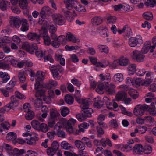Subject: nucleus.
<instances>
[{
  "mask_svg": "<svg viewBox=\"0 0 156 156\" xmlns=\"http://www.w3.org/2000/svg\"><path fill=\"white\" fill-rule=\"evenodd\" d=\"M78 102L82 104L80 107L83 112V115L85 117L86 119L87 117H90L93 110L89 107V103L90 102V99L88 98L80 99L78 100Z\"/></svg>",
  "mask_w": 156,
  "mask_h": 156,
  "instance_id": "nucleus-1",
  "label": "nucleus"
},
{
  "mask_svg": "<svg viewBox=\"0 0 156 156\" xmlns=\"http://www.w3.org/2000/svg\"><path fill=\"white\" fill-rule=\"evenodd\" d=\"M54 78L56 80H59L62 76L63 69L60 65L52 66L49 67Z\"/></svg>",
  "mask_w": 156,
  "mask_h": 156,
  "instance_id": "nucleus-2",
  "label": "nucleus"
},
{
  "mask_svg": "<svg viewBox=\"0 0 156 156\" xmlns=\"http://www.w3.org/2000/svg\"><path fill=\"white\" fill-rule=\"evenodd\" d=\"M11 102L7 104L5 107V109L0 110V112L5 113L6 110H9L14 107L17 106L19 105V101L15 96L11 97Z\"/></svg>",
  "mask_w": 156,
  "mask_h": 156,
  "instance_id": "nucleus-3",
  "label": "nucleus"
},
{
  "mask_svg": "<svg viewBox=\"0 0 156 156\" xmlns=\"http://www.w3.org/2000/svg\"><path fill=\"white\" fill-rule=\"evenodd\" d=\"M148 107V105L146 104L138 105L134 108L133 112L136 116H141L144 114L145 111L147 110Z\"/></svg>",
  "mask_w": 156,
  "mask_h": 156,
  "instance_id": "nucleus-4",
  "label": "nucleus"
},
{
  "mask_svg": "<svg viewBox=\"0 0 156 156\" xmlns=\"http://www.w3.org/2000/svg\"><path fill=\"white\" fill-rule=\"evenodd\" d=\"M76 122V120L72 118L68 121L66 126V130L69 134L76 135L77 133V130L76 129L73 128V126Z\"/></svg>",
  "mask_w": 156,
  "mask_h": 156,
  "instance_id": "nucleus-5",
  "label": "nucleus"
},
{
  "mask_svg": "<svg viewBox=\"0 0 156 156\" xmlns=\"http://www.w3.org/2000/svg\"><path fill=\"white\" fill-rule=\"evenodd\" d=\"M143 41L141 36L139 35H137L135 37H132L129 39V44L131 47H135L138 45L142 44Z\"/></svg>",
  "mask_w": 156,
  "mask_h": 156,
  "instance_id": "nucleus-6",
  "label": "nucleus"
},
{
  "mask_svg": "<svg viewBox=\"0 0 156 156\" xmlns=\"http://www.w3.org/2000/svg\"><path fill=\"white\" fill-rule=\"evenodd\" d=\"M22 48L30 53L33 54L37 49L38 47L36 44H30L28 42H25L23 44Z\"/></svg>",
  "mask_w": 156,
  "mask_h": 156,
  "instance_id": "nucleus-7",
  "label": "nucleus"
},
{
  "mask_svg": "<svg viewBox=\"0 0 156 156\" xmlns=\"http://www.w3.org/2000/svg\"><path fill=\"white\" fill-rule=\"evenodd\" d=\"M62 12L66 20L69 22H71L73 20L74 17L77 16V15L74 10H73L72 12H71L65 9H62Z\"/></svg>",
  "mask_w": 156,
  "mask_h": 156,
  "instance_id": "nucleus-8",
  "label": "nucleus"
},
{
  "mask_svg": "<svg viewBox=\"0 0 156 156\" xmlns=\"http://www.w3.org/2000/svg\"><path fill=\"white\" fill-rule=\"evenodd\" d=\"M52 17L54 22L57 24L62 25L65 22L63 16L60 14H54L52 15Z\"/></svg>",
  "mask_w": 156,
  "mask_h": 156,
  "instance_id": "nucleus-9",
  "label": "nucleus"
},
{
  "mask_svg": "<svg viewBox=\"0 0 156 156\" xmlns=\"http://www.w3.org/2000/svg\"><path fill=\"white\" fill-rule=\"evenodd\" d=\"M132 57L133 58L138 62H143L145 56L140 51L135 50L133 51Z\"/></svg>",
  "mask_w": 156,
  "mask_h": 156,
  "instance_id": "nucleus-10",
  "label": "nucleus"
},
{
  "mask_svg": "<svg viewBox=\"0 0 156 156\" xmlns=\"http://www.w3.org/2000/svg\"><path fill=\"white\" fill-rule=\"evenodd\" d=\"M53 12V10L50 7L46 6L42 8L39 15L41 18L44 19L46 17V16L50 15Z\"/></svg>",
  "mask_w": 156,
  "mask_h": 156,
  "instance_id": "nucleus-11",
  "label": "nucleus"
},
{
  "mask_svg": "<svg viewBox=\"0 0 156 156\" xmlns=\"http://www.w3.org/2000/svg\"><path fill=\"white\" fill-rule=\"evenodd\" d=\"M64 3L66 9L69 10L73 9H76L77 5H78V2L75 0H64Z\"/></svg>",
  "mask_w": 156,
  "mask_h": 156,
  "instance_id": "nucleus-12",
  "label": "nucleus"
},
{
  "mask_svg": "<svg viewBox=\"0 0 156 156\" xmlns=\"http://www.w3.org/2000/svg\"><path fill=\"white\" fill-rule=\"evenodd\" d=\"M21 20L19 18L11 17L9 19V22L12 27L18 28L20 27Z\"/></svg>",
  "mask_w": 156,
  "mask_h": 156,
  "instance_id": "nucleus-13",
  "label": "nucleus"
},
{
  "mask_svg": "<svg viewBox=\"0 0 156 156\" xmlns=\"http://www.w3.org/2000/svg\"><path fill=\"white\" fill-rule=\"evenodd\" d=\"M115 86L113 83H111L108 85V82L106 83L105 90L107 93L111 95L114 94L115 93Z\"/></svg>",
  "mask_w": 156,
  "mask_h": 156,
  "instance_id": "nucleus-14",
  "label": "nucleus"
},
{
  "mask_svg": "<svg viewBox=\"0 0 156 156\" xmlns=\"http://www.w3.org/2000/svg\"><path fill=\"white\" fill-rule=\"evenodd\" d=\"M151 45L150 41H148L144 43L140 52L143 54L147 53L148 52L149 49H150V50L151 48Z\"/></svg>",
  "mask_w": 156,
  "mask_h": 156,
  "instance_id": "nucleus-15",
  "label": "nucleus"
},
{
  "mask_svg": "<svg viewBox=\"0 0 156 156\" xmlns=\"http://www.w3.org/2000/svg\"><path fill=\"white\" fill-rule=\"evenodd\" d=\"M66 40L68 41H71L74 43L79 42L80 40L77 39H76L73 35L70 32L67 33L65 36Z\"/></svg>",
  "mask_w": 156,
  "mask_h": 156,
  "instance_id": "nucleus-16",
  "label": "nucleus"
},
{
  "mask_svg": "<svg viewBox=\"0 0 156 156\" xmlns=\"http://www.w3.org/2000/svg\"><path fill=\"white\" fill-rule=\"evenodd\" d=\"M16 79L15 77H13L12 80L8 83L6 86V89L7 90H10L11 91H13V87L16 83Z\"/></svg>",
  "mask_w": 156,
  "mask_h": 156,
  "instance_id": "nucleus-17",
  "label": "nucleus"
},
{
  "mask_svg": "<svg viewBox=\"0 0 156 156\" xmlns=\"http://www.w3.org/2000/svg\"><path fill=\"white\" fill-rule=\"evenodd\" d=\"M38 137L34 136H31L29 138H26V143L27 144L29 145H34L36 144V142L38 140Z\"/></svg>",
  "mask_w": 156,
  "mask_h": 156,
  "instance_id": "nucleus-18",
  "label": "nucleus"
},
{
  "mask_svg": "<svg viewBox=\"0 0 156 156\" xmlns=\"http://www.w3.org/2000/svg\"><path fill=\"white\" fill-rule=\"evenodd\" d=\"M6 137L8 140L12 141L13 143L16 144L15 140L17 139V135L15 133L13 132H9L7 134Z\"/></svg>",
  "mask_w": 156,
  "mask_h": 156,
  "instance_id": "nucleus-19",
  "label": "nucleus"
},
{
  "mask_svg": "<svg viewBox=\"0 0 156 156\" xmlns=\"http://www.w3.org/2000/svg\"><path fill=\"white\" fill-rule=\"evenodd\" d=\"M21 24L22 26L20 30L24 32L28 30L29 27L28 21L26 19H23L21 20Z\"/></svg>",
  "mask_w": 156,
  "mask_h": 156,
  "instance_id": "nucleus-20",
  "label": "nucleus"
},
{
  "mask_svg": "<svg viewBox=\"0 0 156 156\" xmlns=\"http://www.w3.org/2000/svg\"><path fill=\"white\" fill-rule=\"evenodd\" d=\"M117 31L119 34H121L125 32L126 33L127 36H129L131 35L132 32L131 29L127 25L124 27L122 30H119Z\"/></svg>",
  "mask_w": 156,
  "mask_h": 156,
  "instance_id": "nucleus-21",
  "label": "nucleus"
},
{
  "mask_svg": "<svg viewBox=\"0 0 156 156\" xmlns=\"http://www.w3.org/2000/svg\"><path fill=\"white\" fill-rule=\"evenodd\" d=\"M27 37L30 40L33 41L36 40L38 41L40 39V35H38L36 33H29L27 35Z\"/></svg>",
  "mask_w": 156,
  "mask_h": 156,
  "instance_id": "nucleus-22",
  "label": "nucleus"
},
{
  "mask_svg": "<svg viewBox=\"0 0 156 156\" xmlns=\"http://www.w3.org/2000/svg\"><path fill=\"white\" fill-rule=\"evenodd\" d=\"M11 39L9 37L5 36L3 37L0 38V47L5 45L6 44L10 43Z\"/></svg>",
  "mask_w": 156,
  "mask_h": 156,
  "instance_id": "nucleus-23",
  "label": "nucleus"
},
{
  "mask_svg": "<svg viewBox=\"0 0 156 156\" xmlns=\"http://www.w3.org/2000/svg\"><path fill=\"white\" fill-rule=\"evenodd\" d=\"M102 22L103 20L100 16H95L91 20V23L93 25H98Z\"/></svg>",
  "mask_w": 156,
  "mask_h": 156,
  "instance_id": "nucleus-24",
  "label": "nucleus"
},
{
  "mask_svg": "<svg viewBox=\"0 0 156 156\" xmlns=\"http://www.w3.org/2000/svg\"><path fill=\"white\" fill-rule=\"evenodd\" d=\"M105 119V116L104 115H100L98 118V122L100 125H102L104 128H107L108 126L103 122Z\"/></svg>",
  "mask_w": 156,
  "mask_h": 156,
  "instance_id": "nucleus-25",
  "label": "nucleus"
},
{
  "mask_svg": "<svg viewBox=\"0 0 156 156\" xmlns=\"http://www.w3.org/2000/svg\"><path fill=\"white\" fill-rule=\"evenodd\" d=\"M113 79L115 82H122L124 79L123 75L121 73H117L114 75Z\"/></svg>",
  "mask_w": 156,
  "mask_h": 156,
  "instance_id": "nucleus-26",
  "label": "nucleus"
},
{
  "mask_svg": "<svg viewBox=\"0 0 156 156\" xmlns=\"http://www.w3.org/2000/svg\"><path fill=\"white\" fill-rule=\"evenodd\" d=\"M144 151L142 146L140 144H137L133 147V152L136 154H140Z\"/></svg>",
  "mask_w": 156,
  "mask_h": 156,
  "instance_id": "nucleus-27",
  "label": "nucleus"
},
{
  "mask_svg": "<svg viewBox=\"0 0 156 156\" xmlns=\"http://www.w3.org/2000/svg\"><path fill=\"white\" fill-rule=\"evenodd\" d=\"M136 65L135 64L130 65L128 68V73L129 75H133L136 70Z\"/></svg>",
  "mask_w": 156,
  "mask_h": 156,
  "instance_id": "nucleus-28",
  "label": "nucleus"
},
{
  "mask_svg": "<svg viewBox=\"0 0 156 156\" xmlns=\"http://www.w3.org/2000/svg\"><path fill=\"white\" fill-rule=\"evenodd\" d=\"M45 73L43 72L37 71L36 73V77L37 79L36 80L42 81H43L44 78Z\"/></svg>",
  "mask_w": 156,
  "mask_h": 156,
  "instance_id": "nucleus-29",
  "label": "nucleus"
},
{
  "mask_svg": "<svg viewBox=\"0 0 156 156\" xmlns=\"http://www.w3.org/2000/svg\"><path fill=\"white\" fill-rule=\"evenodd\" d=\"M125 97H127V94L124 92H121L118 93L115 96L116 100L119 101L121 100H123Z\"/></svg>",
  "mask_w": 156,
  "mask_h": 156,
  "instance_id": "nucleus-30",
  "label": "nucleus"
},
{
  "mask_svg": "<svg viewBox=\"0 0 156 156\" xmlns=\"http://www.w3.org/2000/svg\"><path fill=\"white\" fill-rule=\"evenodd\" d=\"M103 101L105 102L107 107L109 109H112L113 108L112 103L110 102V100L107 97H104L103 98Z\"/></svg>",
  "mask_w": 156,
  "mask_h": 156,
  "instance_id": "nucleus-31",
  "label": "nucleus"
},
{
  "mask_svg": "<svg viewBox=\"0 0 156 156\" xmlns=\"http://www.w3.org/2000/svg\"><path fill=\"white\" fill-rule=\"evenodd\" d=\"M82 142L79 140H76L74 142L75 145L76 147L80 149H85V145L83 142V141Z\"/></svg>",
  "mask_w": 156,
  "mask_h": 156,
  "instance_id": "nucleus-32",
  "label": "nucleus"
},
{
  "mask_svg": "<svg viewBox=\"0 0 156 156\" xmlns=\"http://www.w3.org/2000/svg\"><path fill=\"white\" fill-rule=\"evenodd\" d=\"M97 87L96 89V91L98 93L102 94L103 93V90L105 87H104L103 84L100 82L97 83Z\"/></svg>",
  "mask_w": 156,
  "mask_h": 156,
  "instance_id": "nucleus-33",
  "label": "nucleus"
},
{
  "mask_svg": "<svg viewBox=\"0 0 156 156\" xmlns=\"http://www.w3.org/2000/svg\"><path fill=\"white\" fill-rule=\"evenodd\" d=\"M9 4V2L6 1L2 0L0 2V8L3 11L6 10L7 6Z\"/></svg>",
  "mask_w": 156,
  "mask_h": 156,
  "instance_id": "nucleus-34",
  "label": "nucleus"
},
{
  "mask_svg": "<svg viewBox=\"0 0 156 156\" xmlns=\"http://www.w3.org/2000/svg\"><path fill=\"white\" fill-rule=\"evenodd\" d=\"M142 16L144 18L147 20H151L153 19V14L150 12H144Z\"/></svg>",
  "mask_w": 156,
  "mask_h": 156,
  "instance_id": "nucleus-35",
  "label": "nucleus"
},
{
  "mask_svg": "<svg viewBox=\"0 0 156 156\" xmlns=\"http://www.w3.org/2000/svg\"><path fill=\"white\" fill-rule=\"evenodd\" d=\"M98 48L99 51L101 53L104 52L107 54L108 52V48L106 45H99L98 46Z\"/></svg>",
  "mask_w": 156,
  "mask_h": 156,
  "instance_id": "nucleus-36",
  "label": "nucleus"
},
{
  "mask_svg": "<svg viewBox=\"0 0 156 156\" xmlns=\"http://www.w3.org/2000/svg\"><path fill=\"white\" fill-rule=\"evenodd\" d=\"M48 130V127L47 125L44 123H42L41 124L38 131H41L44 133H46Z\"/></svg>",
  "mask_w": 156,
  "mask_h": 156,
  "instance_id": "nucleus-37",
  "label": "nucleus"
},
{
  "mask_svg": "<svg viewBox=\"0 0 156 156\" xmlns=\"http://www.w3.org/2000/svg\"><path fill=\"white\" fill-rule=\"evenodd\" d=\"M129 62V59L124 57L120 58L118 60L119 64L122 66H126L128 64Z\"/></svg>",
  "mask_w": 156,
  "mask_h": 156,
  "instance_id": "nucleus-38",
  "label": "nucleus"
},
{
  "mask_svg": "<svg viewBox=\"0 0 156 156\" xmlns=\"http://www.w3.org/2000/svg\"><path fill=\"white\" fill-rule=\"evenodd\" d=\"M98 63V67L102 68H105L109 64V62L105 59H103L101 62H99Z\"/></svg>",
  "mask_w": 156,
  "mask_h": 156,
  "instance_id": "nucleus-39",
  "label": "nucleus"
},
{
  "mask_svg": "<svg viewBox=\"0 0 156 156\" xmlns=\"http://www.w3.org/2000/svg\"><path fill=\"white\" fill-rule=\"evenodd\" d=\"M4 60L5 62H7V63L11 64L13 65L14 63L15 62V60L14 57L12 56H8L5 58Z\"/></svg>",
  "mask_w": 156,
  "mask_h": 156,
  "instance_id": "nucleus-40",
  "label": "nucleus"
},
{
  "mask_svg": "<svg viewBox=\"0 0 156 156\" xmlns=\"http://www.w3.org/2000/svg\"><path fill=\"white\" fill-rule=\"evenodd\" d=\"M65 100L66 103L71 105L74 101V99L72 97L69 95H67L65 96Z\"/></svg>",
  "mask_w": 156,
  "mask_h": 156,
  "instance_id": "nucleus-41",
  "label": "nucleus"
},
{
  "mask_svg": "<svg viewBox=\"0 0 156 156\" xmlns=\"http://www.w3.org/2000/svg\"><path fill=\"white\" fill-rule=\"evenodd\" d=\"M27 113L25 115L26 119L28 120L32 119L34 116V112L31 110Z\"/></svg>",
  "mask_w": 156,
  "mask_h": 156,
  "instance_id": "nucleus-42",
  "label": "nucleus"
},
{
  "mask_svg": "<svg viewBox=\"0 0 156 156\" xmlns=\"http://www.w3.org/2000/svg\"><path fill=\"white\" fill-rule=\"evenodd\" d=\"M27 0H20L19 5L20 7L23 9H26L27 6Z\"/></svg>",
  "mask_w": 156,
  "mask_h": 156,
  "instance_id": "nucleus-43",
  "label": "nucleus"
},
{
  "mask_svg": "<svg viewBox=\"0 0 156 156\" xmlns=\"http://www.w3.org/2000/svg\"><path fill=\"white\" fill-rule=\"evenodd\" d=\"M18 77L20 82L24 83L26 80V77L23 71L19 72Z\"/></svg>",
  "mask_w": 156,
  "mask_h": 156,
  "instance_id": "nucleus-44",
  "label": "nucleus"
},
{
  "mask_svg": "<svg viewBox=\"0 0 156 156\" xmlns=\"http://www.w3.org/2000/svg\"><path fill=\"white\" fill-rule=\"evenodd\" d=\"M32 126L34 129L38 130L41 125L39 122L36 120H33L31 122Z\"/></svg>",
  "mask_w": 156,
  "mask_h": 156,
  "instance_id": "nucleus-45",
  "label": "nucleus"
},
{
  "mask_svg": "<svg viewBox=\"0 0 156 156\" xmlns=\"http://www.w3.org/2000/svg\"><path fill=\"white\" fill-rule=\"evenodd\" d=\"M69 109L67 107H64L62 108L61 114L63 116H66L69 113Z\"/></svg>",
  "mask_w": 156,
  "mask_h": 156,
  "instance_id": "nucleus-46",
  "label": "nucleus"
},
{
  "mask_svg": "<svg viewBox=\"0 0 156 156\" xmlns=\"http://www.w3.org/2000/svg\"><path fill=\"white\" fill-rule=\"evenodd\" d=\"M34 104L35 107L37 108H39L42 105V100L41 98H37L34 101Z\"/></svg>",
  "mask_w": 156,
  "mask_h": 156,
  "instance_id": "nucleus-47",
  "label": "nucleus"
},
{
  "mask_svg": "<svg viewBox=\"0 0 156 156\" xmlns=\"http://www.w3.org/2000/svg\"><path fill=\"white\" fill-rule=\"evenodd\" d=\"M143 152H144L145 154H150L152 152V148L151 147L150 145H145L143 148Z\"/></svg>",
  "mask_w": 156,
  "mask_h": 156,
  "instance_id": "nucleus-48",
  "label": "nucleus"
},
{
  "mask_svg": "<svg viewBox=\"0 0 156 156\" xmlns=\"http://www.w3.org/2000/svg\"><path fill=\"white\" fill-rule=\"evenodd\" d=\"M133 85L135 87H138L141 84V80L140 78L133 80L132 81Z\"/></svg>",
  "mask_w": 156,
  "mask_h": 156,
  "instance_id": "nucleus-49",
  "label": "nucleus"
},
{
  "mask_svg": "<svg viewBox=\"0 0 156 156\" xmlns=\"http://www.w3.org/2000/svg\"><path fill=\"white\" fill-rule=\"evenodd\" d=\"M145 4L147 6L153 7L155 5H156V0H147Z\"/></svg>",
  "mask_w": 156,
  "mask_h": 156,
  "instance_id": "nucleus-50",
  "label": "nucleus"
},
{
  "mask_svg": "<svg viewBox=\"0 0 156 156\" xmlns=\"http://www.w3.org/2000/svg\"><path fill=\"white\" fill-rule=\"evenodd\" d=\"M107 24H113L116 22V18L115 16H110L107 18Z\"/></svg>",
  "mask_w": 156,
  "mask_h": 156,
  "instance_id": "nucleus-51",
  "label": "nucleus"
},
{
  "mask_svg": "<svg viewBox=\"0 0 156 156\" xmlns=\"http://www.w3.org/2000/svg\"><path fill=\"white\" fill-rule=\"evenodd\" d=\"M14 154L15 155H20L24 154L26 151L24 149L19 150L17 148H15L13 150Z\"/></svg>",
  "mask_w": 156,
  "mask_h": 156,
  "instance_id": "nucleus-52",
  "label": "nucleus"
},
{
  "mask_svg": "<svg viewBox=\"0 0 156 156\" xmlns=\"http://www.w3.org/2000/svg\"><path fill=\"white\" fill-rule=\"evenodd\" d=\"M44 44L46 45L49 46L51 44V41L49 36L48 35L43 36Z\"/></svg>",
  "mask_w": 156,
  "mask_h": 156,
  "instance_id": "nucleus-53",
  "label": "nucleus"
},
{
  "mask_svg": "<svg viewBox=\"0 0 156 156\" xmlns=\"http://www.w3.org/2000/svg\"><path fill=\"white\" fill-rule=\"evenodd\" d=\"M76 10L79 12H84L86 11L85 7L79 4L78 2V5H77Z\"/></svg>",
  "mask_w": 156,
  "mask_h": 156,
  "instance_id": "nucleus-54",
  "label": "nucleus"
},
{
  "mask_svg": "<svg viewBox=\"0 0 156 156\" xmlns=\"http://www.w3.org/2000/svg\"><path fill=\"white\" fill-rule=\"evenodd\" d=\"M82 140L83 141L84 143L85 144L89 147H91L92 145L91 142L89 140V139L86 137H83L82 139Z\"/></svg>",
  "mask_w": 156,
  "mask_h": 156,
  "instance_id": "nucleus-55",
  "label": "nucleus"
},
{
  "mask_svg": "<svg viewBox=\"0 0 156 156\" xmlns=\"http://www.w3.org/2000/svg\"><path fill=\"white\" fill-rule=\"evenodd\" d=\"M103 105V101L101 100H98L94 103V105L95 107L99 108L102 107Z\"/></svg>",
  "mask_w": 156,
  "mask_h": 156,
  "instance_id": "nucleus-56",
  "label": "nucleus"
},
{
  "mask_svg": "<svg viewBox=\"0 0 156 156\" xmlns=\"http://www.w3.org/2000/svg\"><path fill=\"white\" fill-rule=\"evenodd\" d=\"M59 115V113L56 110L51 111L50 112V115L52 119H55Z\"/></svg>",
  "mask_w": 156,
  "mask_h": 156,
  "instance_id": "nucleus-57",
  "label": "nucleus"
},
{
  "mask_svg": "<svg viewBox=\"0 0 156 156\" xmlns=\"http://www.w3.org/2000/svg\"><path fill=\"white\" fill-rule=\"evenodd\" d=\"M155 109L154 107H152V108H151L150 106H148L147 110L149 112L150 115H151L156 116V112L155 111Z\"/></svg>",
  "mask_w": 156,
  "mask_h": 156,
  "instance_id": "nucleus-58",
  "label": "nucleus"
},
{
  "mask_svg": "<svg viewBox=\"0 0 156 156\" xmlns=\"http://www.w3.org/2000/svg\"><path fill=\"white\" fill-rule=\"evenodd\" d=\"M45 90L42 89L40 90H36L35 94V96L36 97H44L45 95Z\"/></svg>",
  "mask_w": 156,
  "mask_h": 156,
  "instance_id": "nucleus-59",
  "label": "nucleus"
},
{
  "mask_svg": "<svg viewBox=\"0 0 156 156\" xmlns=\"http://www.w3.org/2000/svg\"><path fill=\"white\" fill-rule=\"evenodd\" d=\"M97 136L99 137H101L102 135H103L104 132L102 128L100 126H97Z\"/></svg>",
  "mask_w": 156,
  "mask_h": 156,
  "instance_id": "nucleus-60",
  "label": "nucleus"
},
{
  "mask_svg": "<svg viewBox=\"0 0 156 156\" xmlns=\"http://www.w3.org/2000/svg\"><path fill=\"white\" fill-rule=\"evenodd\" d=\"M57 41H58L61 44H64L66 42L65 36L64 35L59 36L57 38Z\"/></svg>",
  "mask_w": 156,
  "mask_h": 156,
  "instance_id": "nucleus-61",
  "label": "nucleus"
},
{
  "mask_svg": "<svg viewBox=\"0 0 156 156\" xmlns=\"http://www.w3.org/2000/svg\"><path fill=\"white\" fill-rule=\"evenodd\" d=\"M61 146L62 148L65 149H69L70 148L69 144L65 141L61 142Z\"/></svg>",
  "mask_w": 156,
  "mask_h": 156,
  "instance_id": "nucleus-62",
  "label": "nucleus"
},
{
  "mask_svg": "<svg viewBox=\"0 0 156 156\" xmlns=\"http://www.w3.org/2000/svg\"><path fill=\"white\" fill-rule=\"evenodd\" d=\"M89 58L91 63L96 66L98 67V64H99V62L97 61V59L96 58L92 57H89Z\"/></svg>",
  "mask_w": 156,
  "mask_h": 156,
  "instance_id": "nucleus-63",
  "label": "nucleus"
},
{
  "mask_svg": "<svg viewBox=\"0 0 156 156\" xmlns=\"http://www.w3.org/2000/svg\"><path fill=\"white\" fill-rule=\"evenodd\" d=\"M153 80L154 79L146 78L145 79L143 83V85L146 86H149L153 81Z\"/></svg>",
  "mask_w": 156,
  "mask_h": 156,
  "instance_id": "nucleus-64",
  "label": "nucleus"
}]
</instances>
